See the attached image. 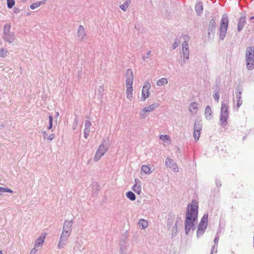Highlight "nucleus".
<instances>
[{
  "mask_svg": "<svg viewBox=\"0 0 254 254\" xmlns=\"http://www.w3.org/2000/svg\"><path fill=\"white\" fill-rule=\"evenodd\" d=\"M189 204L186 211V220L185 221V233L188 235L190 230L195 229V224L197 220L198 216V205L195 203Z\"/></svg>",
  "mask_w": 254,
  "mask_h": 254,
  "instance_id": "1",
  "label": "nucleus"
},
{
  "mask_svg": "<svg viewBox=\"0 0 254 254\" xmlns=\"http://www.w3.org/2000/svg\"><path fill=\"white\" fill-rule=\"evenodd\" d=\"M126 78L127 98L129 100H131L132 98V84L133 81V74L131 69H128L127 70Z\"/></svg>",
  "mask_w": 254,
  "mask_h": 254,
  "instance_id": "2",
  "label": "nucleus"
},
{
  "mask_svg": "<svg viewBox=\"0 0 254 254\" xmlns=\"http://www.w3.org/2000/svg\"><path fill=\"white\" fill-rule=\"evenodd\" d=\"M246 65L247 69H254V47L249 46L246 48L245 54Z\"/></svg>",
  "mask_w": 254,
  "mask_h": 254,
  "instance_id": "3",
  "label": "nucleus"
},
{
  "mask_svg": "<svg viewBox=\"0 0 254 254\" xmlns=\"http://www.w3.org/2000/svg\"><path fill=\"white\" fill-rule=\"evenodd\" d=\"M10 24L8 23L5 24L3 28L2 38L9 44L13 43L16 39L15 34L10 31Z\"/></svg>",
  "mask_w": 254,
  "mask_h": 254,
  "instance_id": "4",
  "label": "nucleus"
},
{
  "mask_svg": "<svg viewBox=\"0 0 254 254\" xmlns=\"http://www.w3.org/2000/svg\"><path fill=\"white\" fill-rule=\"evenodd\" d=\"M228 23L229 19L228 16L226 14H223L221 19L219 28V36L221 40H223L225 37L228 26Z\"/></svg>",
  "mask_w": 254,
  "mask_h": 254,
  "instance_id": "5",
  "label": "nucleus"
},
{
  "mask_svg": "<svg viewBox=\"0 0 254 254\" xmlns=\"http://www.w3.org/2000/svg\"><path fill=\"white\" fill-rule=\"evenodd\" d=\"M228 117V107L224 103H222L220 117V122L221 126L224 127L227 125Z\"/></svg>",
  "mask_w": 254,
  "mask_h": 254,
  "instance_id": "6",
  "label": "nucleus"
},
{
  "mask_svg": "<svg viewBox=\"0 0 254 254\" xmlns=\"http://www.w3.org/2000/svg\"><path fill=\"white\" fill-rule=\"evenodd\" d=\"M70 233L67 232H62L60 237L59 242L58 244V248L61 249L63 248L66 244L68 237H69Z\"/></svg>",
  "mask_w": 254,
  "mask_h": 254,
  "instance_id": "7",
  "label": "nucleus"
},
{
  "mask_svg": "<svg viewBox=\"0 0 254 254\" xmlns=\"http://www.w3.org/2000/svg\"><path fill=\"white\" fill-rule=\"evenodd\" d=\"M151 87V84L149 81H146L144 84V85L142 90L141 94V100L145 101L146 99L149 97V90Z\"/></svg>",
  "mask_w": 254,
  "mask_h": 254,
  "instance_id": "8",
  "label": "nucleus"
},
{
  "mask_svg": "<svg viewBox=\"0 0 254 254\" xmlns=\"http://www.w3.org/2000/svg\"><path fill=\"white\" fill-rule=\"evenodd\" d=\"M202 128V125L200 122L197 121L195 122L193 127V137L195 141H197L199 139L200 134V131L201 130Z\"/></svg>",
  "mask_w": 254,
  "mask_h": 254,
  "instance_id": "9",
  "label": "nucleus"
},
{
  "mask_svg": "<svg viewBox=\"0 0 254 254\" xmlns=\"http://www.w3.org/2000/svg\"><path fill=\"white\" fill-rule=\"evenodd\" d=\"M165 165L167 167L172 169L175 172H179V168L176 163L170 159V158H167L165 160Z\"/></svg>",
  "mask_w": 254,
  "mask_h": 254,
  "instance_id": "10",
  "label": "nucleus"
},
{
  "mask_svg": "<svg viewBox=\"0 0 254 254\" xmlns=\"http://www.w3.org/2000/svg\"><path fill=\"white\" fill-rule=\"evenodd\" d=\"M72 224V220H65L63 225L62 232L71 233Z\"/></svg>",
  "mask_w": 254,
  "mask_h": 254,
  "instance_id": "11",
  "label": "nucleus"
},
{
  "mask_svg": "<svg viewBox=\"0 0 254 254\" xmlns=\"http://www.w3.org/2000/svg\"><path fill=\"white\" fill-rule=\"evenodd\" d=\"M182 47L183 56L186 57V59H189L190 51L187 42L184 41L182 44Z\"/></svg>",
  "mask_w": 254,
  "mask_h": 254,
  "instance_id": "12",
  "label": "nucleus"
},
{
  "mask_svg": "<svg viewBox=\"0 0 254 254\" xmlns=\"http://www.w3.org/2000/svg\"><path fill=\"white\" fill-rule=\"evenodd\" d=\"M132 189L138 194H139L141 193V182L138 179H135L134 180V184L132 186Z\"/></svg>",
  "mask_w": 254,
  "mask_h": 254,
  "instance_id": "13",
  "label": "nucleus"
},
{
  "mask_svg": "<svg viewBox=\"0 0 254 254\" xmlns=\"http://www.w3.org/2000/svg\"><path fill=\"white\" fill-rule=\"evenodd\" d=\"M216 22L214 19H211L208 25V35L209 36L211 33L214 34L215 31Z\"/></svg>",
  "mask_w": 254,
  "mask_h": 254,
  "instance_id": "14",
  "label": "nucleus"
},
{
  "mask_svg": "<svg viewBox=\"0 0 254 254\" xmlns=\"http://www.w3.org/2000/svg\"><path fill=\"white\" fill-rule=\"evenodd\" d=\"M86 35L84 28L83 26L80 25L77 30V37L79 40L83 39L84 37Z\"/></svg>",
  "mask_w": 254,
  "mask_h": 254,
  "instance_id": "15",
  "label": "nucleus"
},
{
  "mask_svg": "<svg viewBox=\"0 0 254 254\" xmlns=\"http://www.w3.org/2000/svg\"><path fill=\"white\" fill-rule=\"evenodd\" d=\"M246 23V17L241 16L238 21L237 30L238 32H240L243 28Z\"/></svg>",
  "mask_w": 254,
  "mask_h": 254,
  "instance_id": "16",
  "label": "nucleus"
},
{
  "mask_svg": "<svg viewBox=\"0 0 254 254\" xmlns=\"http://www.w3.org/2000/svg\"><path fill=\"white\" fill-rule=\"evenodd\" d=\"M212 111L211 107L207 105L205 107V116L206 120L208 121H210L212 119Z\"/></svg>",
  "mask_w": 254,
  "mask_h": 254,
  "instance_id": "17",
  "label": "nucleus"
},
{
  "mask_svg": "<svg viewBox=\"0 0 254 254\" xmlns=\"http://www.w3.org/2000/svg\"><path fill=\"white\" fill-rule=\"evenodd\" d=\"M207 225L203 226V224L199 223L197 227V236H201L204 233Z\"/></svg>",
  "mask_w": 254,
  "mask_h": 254,
  "instance_id": "18",
  "label": "nucleus"
},
{
  "mask_svg": "<svg viewBox=\"0 0 254 254\" xmlns=\"http://www.w3.org/2000/svg\"><path fill=\"white\" fill-rule=\"evenodd\" d=\"M195 10L198 15H200L203 10V4L201 1H197L195 5Z\"/></svg>",
  "mask_w": 254,
  "mask_h": 254,
  "instance_id": "19",
  "label": "nucleus"
},
{
  "mask_svg": "<svg viewBox=\"0 0 254 254\" xmlns=\"http://www.w3.org/2000/svg\"><path fill=\"white\" fill-rule=\"evenodd\" d=\"M159 106V104L158 103L152 104L149 106L143 108V110L147 113L151 112L153 111L154 109L157 108Z\"/></svg>",
  "mask_w": 254,
  "mask_h": 254,
  "instance_id": "20",
  "label": "nucleus"
},
{
  "mask_svg": "<svg viewBox=\"0 0 254 254\" xmlns=\"http://www.w3.org/2000/svg\"><path fill=\"white\" fill-rule=\"evenodd\" d=\"M45 238V236H40L36 239L34 243V247H38L41 246L44 242Z\"/></svg>",
  "mask_w": 254,
  "mask_h": 254,
  "instance_id": "21",
  "label": "nucleus"
},
{
  "mask_svg": "<svg viewBox=\"0 0 254 254\" xmlns=\"http://www.w3.org/2000/svg\"><path fill=\"white\" fill-rule=\"evenodd\" d=\"M241 94V91H239L238 92L236 93V98L237 99V107L238 108H240V106L243 104V100L242 99Z\"/></svg>",
  "mask_w": 254,
  "mask_h": 254,
  "instance_id": "22",
  "label": "nucleus"
},
{
  "mask_svg": "<svg viewBox=\"0 0 254 254\" xmlns=\"http://www.w3.org/2000/svg\"><path fill=\"white\" fill-rule=\"evenodd\" d=\"M108 149V147L107 146H106L104 143H101L98 148L97 149V150L99 152L102 154L103 155L105 154V153L107 151Z\"/></svg>",
  "mask_w": 254,
  "mask_h": 254,
  "instance_id": "23",
  "label": "nucleus"
},
{
  "mask_svg": "<svg viewBox=\"0 0 254 254\" xmlns=\"http://www.w3.org/2000/svg\"><path fill=\"white\" fill-rule=\"evenodd\" d=\"M174 219V216L172 214H169L168 215V218L167 221V227L168 230L171 228V227L173 224Z\"/></svg>",
  "mask_w": 254,
  "mask_h": 254,
  "instance_id": "24",
  "label": "nucleus"
},
{
  "mask_svg": "<svg viewBox=\"0 0 254 254\" xmlns=\"http://www.w3.org/2000/svg\"><path fill=\"white\" fill-rule=\"evenodd\" d=\"M141 171L145 174H150L153 171L151 170L150 167L147 165H143L141 166Z\"/></svg>",
  "mask_w": 254,
  "mask_h": 254,
  "instance_id": "25",
  "label": "nucleus"
},
{
  "mask_svg": "<svg viewBox=\"0 0 254 254\" xmlns=\"http://www.w3.org/2000/svg\"><path fill=\"white\" fill-rule=\"evenodd\" d=\"M42 133L43 135V138L45 139H47L48 140H53L55 136L54 134H51L50 135H48L47 132L45 130L42 131Z\"/></svg>",
  "mask_w": 254,
  "mask_h": 254,
  "instance_id": "26",
  "label": "nucleus"
},
{
  "mask_svg": "<svg viewBox=\"0 0 254 254\" xmlns=\"http://www.w3.org/2000/svg\"><path fill=\"white\" fill-rule=\"evenodd\" d=\"M46 0H43L42 1H37L36 2L33 3L32 4H31L30 7L31 9H34L39 7L40 5L44 4L46 2Z\"/></svg>",
  "mask_w": 254,
  "mask_h": 254,
  "instance_id": "27",
  "label": "nucleus"
},
{
  "mask_svg": "<svg viewBox=\"0 0 254 254\" xmlns=\"http://www.w3.org/2000/svg\"><path fill=\"white\" fill-rule=\"evenodd\" d=\"M131 2V0H126L125 2L120 6V8L124 11H126Z\"/></svg>",
  "mask_w": 254,
  "mask_h": 254,
  "instance_id": "28",
  "label": "nucleus"
},
{
  "mask_svg": "<svg viewBox=\"0 0 254 254\" xmlns=\"http://www.w3.org/2000/svg\"><path fill=\"white\" fill-rule=\"evenodd\" d=\"M138 224L142 227V229H145L147 227L148 223L146 220L141 219L139 220Z\"/></svg>",
  "mask_w": 254,
  "mask_h": 254,
  "instance_id": "29",
  "label": "nucleus"
},
{
  "mask_svg": "<svg viewBox=\"0 0 254 254\" xmlns=\"http://www.w3.org/2000/svg\"><path fill=\"white\" fill-rule=\"evenodd\" d=\"M168 83V80L166 78H162L159 79L157 82V85L161 86L162 85H166Z\"/></svg>",
  "mask_w": 254,
  "mask_h": 254,
  "instance_id": "30",
  "label": "nucleus"
},
{
  "mask_svg": "<svg viewBox=\"0 0 254 254\" xmlns=\"http://www.w3.org/2000/svg\"><path fill=\"white\" fill-rule=\"evenodd\" d=\"M127 197L129 198L130 200L133 201L136 199L135 194L131 191H129L126 193Z\"/></svg>",
  "mask_w": 254,
  "mask_h": 254,
  "instance_id": "31",
  "label": "nucleus"
},
{
  "mask_svg": "<svg viewBox=\"0 0 254 254\" xmlns=\"http://www.w3.org/2000/svg\"><path fill=\"white\" fill-rule=\"evenodd\" d=\"M208 216L207 214H204L201 219L200 223L203 224V226L207 225Z\"/></svg>",
  "mask_w": 254,
  "mask_h": 254,
  "instance_id": "32",
  "label": "nucleus"
},
{
  "mask_svg": "<svg viewBox=\"0 0 254 254\" xmlns=\"http://www.w3.org/2000/svg\"><path fill=\"white\" fill-rule=\"evenodd\" d=\"M197 108V104L196 102H192L190 104L189 111L190 112H192V110H195Z\"/></svg>",
  "mask_w": 254,
  "mask_h": 254,
  "instance_id": "33",
  "label": "nucleus"
},
{
  "mask_svg": "<svg viewBox=\"0 0 254 254\" xmlns=\"http://www.w3.org/2000/svg\"><path fill=\"white\" fill-rule=\"evenodd\" d=\"M103 156H104V155L102 154H101V153H100L98 151H97L96 152L95 155L94 157V161L95 162L98 161Z\"/></svg>",
  "mask_w": 254,
  "mask_h": 254,
  "instance_id": "34",
  "label": "nucleus"
},
{
  "mask_svg": "<svg viewBox=\"0 0 254 254\" xmlns=\"http://www.w3.org/2000/svg\"><path fill=\"white\" fill-rule=\"evenodd\" d=\"M5 192L12 193L13 192V191L9 189L0 187V195H1L2 192Z\"/></svg>",
  "mask_w": 254,
  "mask_h": 254,
  "instance_id": "35",
  "label": "nucleus"
},
{
  "mask_svg": "<svg viewBox=\"0 0 254 254\" xmlns=\"http://www.w3.org/2000/svg\"><path fill=\"white\" fill-rule=\"evenodd\" d=\"M15 4L14 0H7V6L8 8H11Z\"/></svg>",
  "mask_w": 254,
  "mask_h": 254,
  "instance_id": "36",
  "label": "nucleus"
},
{
  "mask_svg": "<svg viewBox=\"0 0 254 254\" xmlns=\"http://www.w3.org/2000/svg\"><path fill=\"white\" fill-rule=\"evenodd\" d=\"M7 53V51L6 50H4L2 48L0 49V57L2 58H5Z\"/></svg>",
  "mask_w": 254,
  "mask_h": 254,
  "instance_id": "37",
  "label": "nucleus"
},
{
  "mask_svg": "<svg viewBox=\"0 0 254 254\" xmlns=\"http://www.w3.org/2000/svg\"><path fill=\"white\" fill-rule=\"evenodd\" d=\"M159 138L163 141H170V138L168 135H160Z\"/></svg>",
  "mask_w": 254,
  "mask_h": 254,
  "instance_id": "38",
  "label": "nucleus"
},
{
  "mask_svg": "<svg viewBox=\"0 0 254 254\" xmlns=\"http://www.w3.org/2000/svg\"><path fill=\"white\" fill-rule=\"evenodd\" d=\"M178 233V227L177 225H175L173 228L172 232V237L175 236Z\"/></svg>",
  "mask_w": 254,
  "mask_h": 254,
  "instance_id": "39",
  "label": "nucleus"
},
{
  "mask_svg": "<svg viewBox=\"0 0 254 254\" xmlns=\"http://www.w3.org/2000/svg\"><path fill=\"white\" fill-rule=\"evenodd\" d=\"M125 240H121L120 242V247H127L126 244H127V238H125Z\"/></svg>",
  "mask_w": 254,
  "mask_h": 254,
  "instance_id": "40",
  "label": "nucleus"
},
{
  "mask_svg": "<svg viewBox=\"0 0 254 254\" xmlns=\"http://www.w3.org/2000/svg\"><path fill=\"white\" fill-rule=\"evenodd\" d=\"M91 124L90 121L86 120L85 121V128L90 129Z\"/></svg>",
  "mask_w": 254,
  "mask_h": 254,
  "instance_id": "41",
  "label": "nucleus"
},
{
  "mask_svg": "<svg viewBox=\"0 0 254 254\" xmlns=\"http://www.w3.org/2000/svg\"><path fill=\"white\" fill-rule=\"evenodd\" d=\"M189 59H186V57L183 56V58L181 59V61H180V63L181 64V65L183 66L185 64H186L187 62V61Z\"/></svg>",
  "mask_w": 254,
  "mask_h": 254,
  "instance_id": "42",
  "label": "nucleus"
},
{
  "mask_svg": "<svg viewBox=\"0 0 254 254\" xmlns=\"http://www.w3.org/2000/svg\"><path fill=\"white\" fill-rule=\"evenodd\" d=\"M90 131V129L84 128V136L85 138H87L89 136Z\"/></svg>",
  "mask_w": 254,
  "mask_h": 254,
  "instance_id": "43",
  "label": "nucleus"
},
{
  "mask_svg": "<svg viewBox=\"0 0 254 254\" xmlns=\"http://www.w3.org/2000/svg\"><path fill=\"white\" fill-rule=\"evenodd\" d=\"M180 44V41L178 39H176L174 44L172 45L173 50L177 48Z\"/></svg>",
  "mask_w": 254,
  "mask_h": 254,
  "instance_id": "44",
  "label": "nucleus"
},
{
  "mask_svg": "<svg viewBox=\"0 0 254 254\" xmlns=\"http://www.w3.org/2000/svg\"><path fill=\"white\" fill-rule=\"evenodd\" d=\"M127 247H121L120 248L119 254H124L127 253Z\"/></svg>",
  "mask_w": 254,
  "mask_h": 254,
  "instance_id": "45",
  "label": "nucleus"
},
{
  "mask_svg": "<svg viewBox=\"0 0 254 254\" xmlns=\"http://www.w3.org/2000/svg\"><path fill=\"white\" fill-rule=\"evenodd\" d=\"M151 51L150 50H149L147 52L145 56L142 57V59L143 60H145L146 59H147L149 58L150 55L151 54Z\"/></svg>",
  "mask_w": 254,
  "mask_h": 254,
  "instance_id": "46",
  "label": "nucleus"
},
{
  "mask_svg": "<svg viewBox=\"0 0 254 254\" xmlns=\"http://www.w3.org/2000/svg\"><path fill=\"white\" fill-rule=\"evenodd\" d=\"M146 112L144 111L143 109L140 113V117L141 119H145L146 117Z\"/></svg>",
  "mask_w": 254,
  "mask_h": 254,
  "instance_id": "47",
  "label": "nucleus"
},
{
  "mask_svg": "<svg viewBox=\"0 0 254 254\" xmlns=\"http://www.w3.org/2000/svg\"><path fill=\"white\" fill-rule=\"evenodd\" d=\"M213 98L215 101L218 102L219 99V94L218 92L215 93V94L213 95Z\"/></svg>",
  "mask_w": 254,
  "mask_h": 254,
  "instance_id": "48",
  "label": "nucleus"
},
{
  "mask_svg": "<svg viewBox=\"0 0 254 254\" xmlns=\"http://www.w3.org/2000/svg\"><path fill=\"white\" fill-rule=\"evenodd\" d=\"M217 252V247H216V245H214L212 249H211V254H213V253H216Z\"/></svg>",
  "mask_w": 254,
  "mask_h": 254,
  "instance_id": "49",
  "label": "nucleus"
},
{
  "mask_svg": "<svg viewBox=\"0 0 254 254\" xmlns=\"http://www.w3.org/2000/svg\"><path fill=\"white\" fill-rule=\"evenodd\" d=\"M219 236H218V233L217 234V235L216 236L215 239H214V242L215 243L214 245H216V247H217V245H218V241H219Z\"/></svg>",
  "mask_w": 254,
  "mask_h": 254,
  "instance_id": "50",
  "label": "nucleus"
},
{
  "mask_svg": "<svg viewBox=\"0 0 254 254\" xmlns=\"http://www.w3.org/2000/svg\"><path fill=\"white\" fill-rule=\"evenodd\" d=\"M181 222H182V219H181V217L178 216L177 218V220H176V222L175 225H177L178 224H179V223H181Z\"/></svg>",
  "mask_w": 254,
  "mask_h": 254,
  "instance_id": "51",
  "label": "nucleus"
},
{
  "mask_svg": "<svg viewBox=\"0 0 254 254\" xmlns=\"http://www.w3.org/2000/svg\"><path fill=\"white\" fill-rule=\"evenodd\" d=\"M99 92L101 94H103L104 93V86H101L99 87Z\"/></svg>",
  "mask_w": 254,
  "mask_h": 254,
  "instance_id": "52",
  "label": "nucleus"
},
{
  "mask_svg": "<svg viewBox=\"0 0 254 254\" xmlns=\"http://www.w3.org/2000/svg\"><path fill=\"white\" fill-rule=\"evenodd\" d=\"M36 247H35L33 248L30 253V254H35L36 252H37V250L36 249Z\"/></svg>",
  "mask_w": 254,
  "mask_h": 254,
  "instance_id": "53",
  "label": "nucleus"
},
{
  "mask_svg": "<svg viewBox=\"0 0 254 254\" xmlns=\"http://www.w3.org/2000/svg\"><path fill=\"white\" fill-rule=\"evenodd\" d=\"M49 123H53V117L52 116H49Z\"/></svg>",
  "mask_w": 254,
  "mask_h": 254,
  "instance_id": "54",
  "label": "nucleus"
},
{
  "mask_svg": "<svg viewBox=\"0 0 254 254\" xmlns=\"http://www.w3.org/2000/svg\"><path fill=\"white\" fill-rule=\"evenodd\" d=\"M52 126H53V123H49V126L48 128L49 129H50L51 128H52Z\"/></svg>",
  "mask_w": 254,
  "mask_h": 254,
  "instance_id": "55",
  "label": "nucleus"
},
{
  "mask_svg": "<svg viewBox=\"0 0 254 254\" xmlns=\"http://www.w3.org/2000/svg\"><path fill=\"white\" fill-rule=\"evenodd\" d=\"M216 183L217 187H220L221 186V184L220 183V182L216 181Z\"/></svg>",
  "mask_w": 254,
  "mask_h": 254,
  "instance_id": "56",
  "label": "nucleus"
},
{
  "mask_svg": "<svg viewBox=\"0 0 254 254\" xmlns=\"http://www.w3.org/2000/svg\"><path fill=\"white\" fill-rule=\"evenodd\" d=\"M59 113L58 112H56L55 113V118H58L59 117Z\"/></svg>",
  "mask_w": 254,
  "mask_h": 254,
  "instance_id": "57",
  "label": "nucleus"
},
{
  "mask_svg": "<svg viewBox=\"0 0 254 254\" xmlns=\"http://www.w3.org/2000/svg\"><path fill=\"white\" fill-rule=\"evenodd\" d=\"M126 237L127 238V236H126V235L124 236L122 238L121 240H126V239H125V238H126Z\"/></svg>",
  "mask_w": 254,
  "mask_h": 254,
  "instance_id": "58",
  "label": "nucleus"
},
{
  "mask_svg": "<svg viewBox=\"0 0 254 254\" xmlns=\"http://www.w3.org/2000/svg\"><path fill=\"white\" fill-rule=\"evenodd\" d=\"M81 74V71H78V76H80Z\"/></svg>",
  "mask_w": 254,
  "mask_h": 254,
  "instance_id": "59",
  "label": "nucleus"
},
{
  "mask_svg": "<svg viewBox=\"0 0 254 254\" xmlns=\"http://www.w3.org/2000/svg\"><path fill=\"white\" fill-rule=\"evenodd\" d=\"M177 151L179 152V153H180L181 151H180V149L179 148H177Z\"/></svg>",
  "mask_w": 254,
  "mask_h": 254,
  "instance_id": "60",
  "label": "nucleus"
},
{
  "mask_svg": "<svg viewBox=\"0 0 254 254\" xmlns=\"http://www.w3.org/2000/svg\"><path fill=\"white\" fill-rule=\"evenodd\" d=\"M0 254H3L2 251H0Z\"/></svg>",
  "mask_w": 254,
  "mask_h": 254,
  "instance_id": "61",
  "label": "nucleus"
}]
</instances>
